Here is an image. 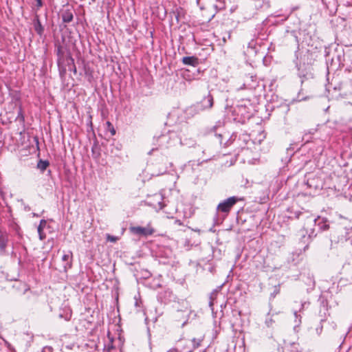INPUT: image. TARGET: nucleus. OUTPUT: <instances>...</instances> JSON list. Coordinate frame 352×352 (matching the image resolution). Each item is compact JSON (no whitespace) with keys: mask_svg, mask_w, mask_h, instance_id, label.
<instances>
[{"mask_svg":"<svg viewBox=\"0 0 352 352\" xmlns=\"http://www.w3.org/2000/svg\"><path fill=\"white\" fill-rule=\"evenodd\" d=\"M345 72H348V74L351 76L352 75V69H346L345 70Z\"/></svg>","mask_w":352,"mask_h":352,"instance_id":"21","label":"nucleus"},{"mask_svg":"<svg viewBox=\"0 0 352 352\" xmlns=\"http://www.w3.org/2000/svg\"><path fill=\"white\" fill-rule=\"evenodd\" d=\"M5 233H6V232H2V231L0 230V235H1V234H4Z\"/></svg>","mask_w":352,"mask_h":352,"instance_id":"26","label":"nucleus"},{"mask_svg":"<svg viewBox=\"0 0 352 352\" xmlns=\"http://www.w3.org/2000/svg\"><path fill=\"white\" fill-rule=\"evenodd\" d=\"M240 200H241V199L238 197H230L218 204L217 211L228 215L233 206Z\"/></svg>","mask_w":352,"mask_h":352,"instance_id":"2","label":"nucleus"},{"mask_svg":"<svg viewBox=\"0 0 352 352\" xmlns=\"http://www.w3.org/2000/svg\"><path fill=\"white\" fill-rule=\"evenodd\" d=\"M322 325H320L316 329V333L320 335L322 331Z\"/></svg>","mask_w":352,"mask_h":352,"instance_id":"17","label":"nucleus"},{"mask_svg":"<svg viewBox=\"0 0 352 352\" xmlns=\"http://www.w3.org/2000/svg\"><path fill=\"white\" fill-rule=\"evenodd\" d=\"M50 162L47 160H40L37 164V168L43 172L49 166Z\"/></svg>","mask_w":352,"mask_h":352,"instance_id":"14","label":"nucleus"},{"mask_svg":"<svg viewBox=\"0 0 352 352\" xmlns=\"http://www.w3.org/2000/svg\"><path fill=\"white\" fill-rule=\"evenodd\" d=\"M107 239H108V240H109L110 241H112V242H115L116 241V238L115 236H110V235H108Z\"/></svg>","mask_w":352,"mask_h":352,"instance_id":"18","label":"nucleus"},{"mask_svg":"<svg viewBox=\"0 0 352 352\" xmlns=\"http://www.w3.org/2000/svg\"><path fill=\"white\" fill-rule=\"evenodd\" d=\"M36 1L37 2L36 6H37L38 8H41V7L43 6V2H42L41 0H36Z\"/></svg>","mask_w":352,"mask_h":352,"instance_id":"20","label":"nucleus"},{"mask_svg":"<svg viewBox=\"0 0 352 352\" xmlns=\"http://www.w3.org/2000/svg\"><path fill=\"white\" fill-rule=\"evenodd\" d=\"M307 248H308V245H306V246L305 247V248H304V249H305V250H306V249H307Z\"/></svg>","mask_w":352,"mask_h":352,"instance_id":"27","label":"nucleus"},{"mask_svg":"<svg viewBox=\"0 0 352 352\" xmlns=\"http://www.w3.org/2000/svg\"><path fill=\"white\" fill-rule=\"evenodd\" d=\"M111 134L114 135L116 133V131L113 128H112V130H111Z\"/></svg>","mask_w":352,"mask_h":352,"instance_id":"24","label":"nucleus"},{"mask_svg":"<svg viewBox=\"0 0 352 352\" xmlns=\"http://www.w3.org/2000/svg\"><path fill=\"white\" fill-rule=\"evenodd\" d=\"M202 339H180L177 343L176 349L179 352H192L201 345Z\"/></svg>","mask_w":352,"mask_h":352,"instance_id":"1","label":"nucleus"},{"mask_svg":"<svg viewBox=\"0 0 352 352\" xmlns=\"http://www.w3.org/2000/svg\"><path fill=\"white\" fill-rule=\"evenodd\" d=\"M276 322V320L274 319V314L270 315L267 314L266 316L265 324L268 328L273 327L274 324Z\"/></svg>","mask_w":352,"mask_h":352,"instance_id":"13","label":"nucleus"},{"mask_svg":"<svg viewBox=\"0 0 352 352\" xmlns=\"http://www.w3.org/2000/svg\"><path fill=\"white\" fill-rule=\"evenodd\" d=\"M34 30L36 31V32L38 34H39L40 36H41L43 33L44 28H43V25H41V23L38 16H36V17L34 20Z\"/></svg>","mask_w":352,"mask_h":352,"instance_id":"9","label":"nucleus"},{"mask_svg":"<svg viewBox=\"0 0 352 352\" xmlns=\"http://www.w3.org/2000/svg\"><path fill=\"white\" fill-rule=\"evenodd\" d=\"M72 257L73 254L71 251H67V252H64L62 256V261L63 262V268L65 272L72 267Z\"/></svg>","mask_w":352,"mask_h":352,"instance_id":"4","label":"nucleus"},{"mask_svg":"<svg viewBox=\"0 0 352 352\" xmlns=\"http://www.w3.org/2000/svg\"><path fill=\"white\" fill-rule=\"evenodd\" d=\"M8 243V236L6 233L0 235V254H5L6 249Z\"/></svg>","mask_w":352,"mask_h":352,"instance_id":"7","label":"nucleus"},{"mask_svg":"<svg viewBox=\"0 0 352 352\" xmlns=\"http://www.w3.org/2000/svg\"><path fill=\"white\" fill-rule=\"evenodd\" d=\"M168 352H179V351H177L176 349H173L169 350Z\"/></svg>","mask_w":352,"mask_h":352,"instance_id":"23","label":"nucleus"},{"mask_svg":"<svg viewBox=\"0 0 352 352\" xmlns=\"http://www.w3.org/2000/svg\"><path fill=\"white\" fill-rule=\"evenodd\" d=\"M130 230L132 233L140 235V236H151L152 235L155 230L153 228H151L150 226L147 227H141V226H135V227H131Z\"/></svg>","mask_w":352,"mask_h":352,"instance_id":"3","label":"nucleus"},{"mask_svg":"<svg viewBox=\"0 0 352 352\" xmlns=\"http://www.w3.org/2000/svg\"><path fill=\"white\" fill-rule=\"evenodd\" d=\"M47 222L45 220L42 219L40 221V223L38 226L37 230L39 234V238L41 240H43L45 238V235L43 233V228L45 226Z\"/></svg>","mask_w":352,"mask_h":352,"instance_id":"10","label":"nucleus"},{"mask_svg":"<svg viewBox=\"0 0 352 352\" xmlns=\"http://www.w3.org/2000/svg\"><path fill=\"white\" fill-rule=\"evenodd\" d=\"M73 18V14L70 10H65L62 14V19L64 23L71 22Z\"/></svg>","mask_w":352,"mask_h":352,"instance_id":"12","label":"nucleus"},{"mask_svg":"<svg viewBox=\"0 0 352 352\" xmlns=\"http://www.w3.org/2000/svg\"><path fill=\"white\" fill-rule=\"evenodd\" d=\"M213 295H214V293H212L211 295H210V301L209 302V305L210 307H212L213 305V302H212V300H213Z\"/></svg>","mask_w":352,"mask_h":352,"instance_id":"19","label":"nucleus"},{"mask_svg":"<svg viewBox=\"0 0 352 352\" xmlns=\"http://www.w3.org/2000/svg\"><path fill=\"white\" fill-rule=\"evenodd\" d=\"M55 47H56V55L58 56V62L59 63L64 58V54H65L64 49H63V47L60 44H58V45L56 44Z\"/></svg>","mask_w":352,"mask_h":352,"instance_id":"11","label":"nucleus"},{"mask_svg":"<svg viewBox=\"0 0 352 352\" xmlns=\"http://www.w3.org/2000/svg\"><path fill=\"white\" fill-rule=\"evenodd\" d=\"M213 97L210 94H208L206 96H205L202 100L201 101V106L202 109H210L213 106Z\"/></svg>","mask_w":352,"mask_h":352,"instance_id":"5","label":"nucleus"},{"mask_svg":"<svg viewBox=\"0 0 352 352\" xmlns=\"http://www.w3.org/2000/svg\"><path fill=\"white\" fill-rule=\"evenodd\" d=\"M107 124H108L109 126H111L110 122H107Z\"/></svg>","mask_w":352,"mask_h":352,"instance_id":"28","label":"nucleus"},{"mask_svg":"<svg viewBox=\"0 0 352 352\" xmlns=\"http://www.w3.org/2000/svg\"><path fill=\"white\" fill-rule=\"evenodd\" d=\"M42 352H53V348L52 346H45L42 349Z\"/></svg>","mask_w":352,"mask_h":352,"instance_id":"15","label":"nucleus"},{"mask_svg":"<svg viewBox=\"0 0 352 352\" xmlns=\"http://www.w3.org/2000/svg\"><path fill=\"white\" fill-rule=\"evenodd\" d=\"M153 151H154V149H151V151L149 152V154H151V152Z\"/></svg>","mask_w":352,"mask_h":352,"instance_id":"29","label":"nucleus"},{"mask_svg":"<svg viewBox=\"0 0 352 352\" xmlns=\"http://www.w3.org/2000/svg\"><path fill=\"white\" fill-rule=\"evenodd\" d=\"M314 221L321 230H327L329 228V225L326 219H320V217H318V218L314 219Z\"/></svg>","mask_w":352,"mask_h":352,"instance_id":"8","label":"nucleus"},{"mask_svg":"<svg viewBox=\"0 0 352 352\" xmlns=\"http://www.w3.org/2000/svg\"><path fill=\"white\" fill-rule=\"evenodd\" d=\"M34 140H36V144H38V140L36 137L34 138Z\"/></svg>","mask_w":352,"mask_h":352,"instance_id":"25","label":"nucleus"},{"mask_svg":"<svg viewBox=\"0 0 352 352\" xmlns=\"http://www.w3.org/2000/svg\"><path fill=\"white\" fill-rule=\"evenodd\" d=\"M351 233H348L349 236L346 239V242L349 245H352V234Z\"/></svg>","mask_w":352,"mask_h":352,"instance_id":"16","label":"nucleus"},{"mask_svg":"<svg viewBox=\"0 0 352 352\" xmlns=\"http://www.w3.org/2000/svg\"><path fill=\"white\" fill-rule=\"evenodd\" d=\"M19 116H21L22 119L23 120V114H22V111H21V110H20V111H19V113L18 117H19Z\"/></svg>","mask_w":352,"mask_h":352,"instance_id":"22","label":"nucleus"},{"mask_svg":"<svg viewBox=\"0 0 352 352\" xmlns=\"http://www.w3.org/2000/svg\"><path fill=\"white\" fill-rule=\"evenodd\" d=\"M182 62L185 65H190L192 67H197L199 63V58L195 56H184L182 58Z\"/></svg>","mask_w":352,"mask_h":352,"instance_id":"6","label":"nucleus"}]
</instances>
